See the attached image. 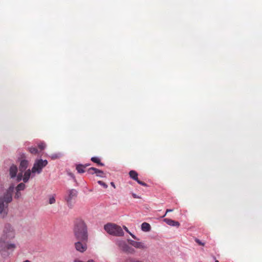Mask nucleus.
<instances>
[{
  "instance_id": "f257e3e1",
  "label": "nucleus",
  "mask_w": 262,
  "mask_h": 262,
  "mask_svg": "<svg viewBox=\"0 0 262 262\" xmlns=\"http://www.w3.org/2000/svg\"><path fill=\"white\" fill-rule=\"evenodd\" d=\"M14 236V231L11 226L10 225H6L0 238V253L3 257L5 258L10 255L8 250L13 251L16 248L14 244L9 243Z\"/></svg>"
},
{
  "instance_id": "f03ea898",
  "label": "nucleus",
  "mask_w": 262,
  "mask_h": 262,
  "mask_svg": "<svg viewBox=\"0 0 262 262\" xmlns=\"http://www.w3.org/2000/svg\"><path fill=\"white\" fill-rule=\"evenodd\" d=\"M73 233L76 240L88 241V227L83 220L77 219L75 221Z\"/></svg>"
},
{
  "instance_id": "7ed1b4c3",
  "label": "nucleus",
  "mask_w": 262,
  "mask_h": 262,
  "mask_svg": "<svg viewBox=\"0 0 262 262\" xmlns=\"http://www.w3.org/2000/svg\"><path fill=\"white\" fill-rule=\"evenodd\" d=\"M14 187L10 186L7 192L3 197H0V214L3 216L7 214V208L8 204L12 200V192Z\"/></svg>"
},
{
  "instance_id": "20e7f679",
  "label": "nucleus",
  "mask_w": 262,
  "mask_h": 262,
  "mask_svg": "<svg viewBox=\"0 0 262 262\" xmlns=\"http://www.w3.org/2000/svg\"><path fill=\"white\" fill-rule=\"evenodd\" d=\"M104 229L109 234L115 236H122L124 232L122 227L116 224L109 223L104 226Z\"/></svg>"
},
{
  "instance_id": "39448f33",
  "label": "nucleus",
  "mask_w": 262,
  "mask_h": 262,
  "mask_svg": "<svg viewBox=\"0 0 262 262\" xmlns=\"http://www.w3.org/2000/svg\"><path fill=\"white\" fill-rule=\"evenodd\" d=\"M48 163V161L46 160L38 159L35 160L32 168V172L33 173H40L43 168L46 166Z\"/></svg>"
},
{
  "instance_id": "423d86ee",
  "label": "nucleus",
  "mask_w": 262,
  "mask_h": 262,
  "mask_svg": "<svg viewBox=\"0 0 262 262\" xmlns=\"http://www.w3.org/2000/svg\"><path fill=\"white\" fill-rule=\"evenodd\" d=\"M88 241L77 240L75 243V247L76 250L80 252H84L87 249V243Z\"/></svg>"
},
{
  "instance_id": "0eeeda50",
  "label": "nucleus",
  "mask_w": 262,
  "mask_h": 262,
  "mask_svg": "<svg viewBox=\"0 0 262 262\" xmlns=\"http://www.w3.org/2000/svg\"><path fill=\"white\" fill-rule=\"evenodd\" d=\"M29 162L26 160H22L20 161L19 165V170L21 171V173H18L17 176V180L19 181L21 180L23 177V172L25 171L28 167Z\"/></svg>"
},
{
  "instance_id": "6e6552de",
  "label": "nucleus",
  "mask_w": 262,
  "mask_h": 262,
  "mask_svg": "<svg viewBox=\"0 0 262 262\" xmlns=\"http://www.w3.org/2000/svg\"><path fill=\"white\" fill-rule=\"evenodd\" d=\"M129 175L130 178H132L133 180L137 181L138 184H140L142 186H147V185L146 183H145L144 182H142L138 179V174L135 170H130L129 172Z\"/></svg>"
},
{
  "instance_id": "1a4fd4ad",
  "label": "nucleus",
  "mask_w": 262,
  "mask_h": 262,
  "mask_svg": "<svg viewBox=\"0 0 262 262\" xmlns=\"http://www.w3.org/2000/svg\"><path fill=\"white\" fill-rule=\"evenodd\" d=\"M118 245L120 249L126 253H132L133 251V249L124 241L120 242Z\"/></svg>"
},
{
  "instance_id": "9d476101",
  "label": "nucleus",
  "mask_w": 262,
  "mask_h": 262,
  "mask_svg": "<svg viewBox=\"0 0 262 262\" xmlns=\"http://www.w3.org/2000/svg\"><path fill=\"white\" fill-rule=\"evenodd\" d=\"M88 172L89 173L92 174L96 173L97 176L99 177H104L103 172L102 170H99L96 168L91 167L89 169H88Z\"/></svg>"
},
{
  "instance_id": "9b49d317",
  "label": "nucleus",
  "mask_w": 262,
  "mask_h": 262,
  "mask_svg": "<svg viewBox=\"0 0 262 262\" xmlns=\"http://www.w3.org/2000/svg\"><path fill=\"white\" fill-rule=\"evenodd\" d=\"M77 195V191L75 189H71L68 191V196L66 197V200L69 203L71 201L75 198Z\"/></svg>"
},
{
  "instance_id": "f8f14e48",
  "label": "nucleus",
  "mask_w": 262,
  "mask_h": 262,
  "mask_svg": "<svg viewBox=\"0 0 262 262\" xmlns=\"http://www.w3.org/2000/svg\"><path fill=\"white\" fill-rule=\"evenodd\" d=\"M164 222H165L167 224L171 226H176L179 227L180 225L179 222L177 221H175L170 219L165 218L164 219Z\"/></svg>"
},
{
  "instance_id": "ddd939ff",
  "label": "nucleus",
  "mask_w": 262,
  "mask_h": 262,
  "mask_svg": "<svg viewBox=\"0 0 262 262\" xmlns=\"http://www.w3.org/2000/svg\"><path fill=\"white\" fill-rule=\"evenodd\" d=\"M10 174L11 178L15 177L17 172V167L15 165H12L10 168Z\"/></svg>"
},
{
  "instance_id": "4468645a",
  "label": "nucleus",
  "mask_w": 262,
  "mask_h": 262,
  "mask_svg": "<svg viewBox=\"0 0 262 262\" xmlns=\"http://www.w3.org/2000/svg\"><path fill=\"white\" fill-rule=\"evenodd\" d=\"M89 165L90 164H78L76 166V169L79 173H82L85 172L84 168Z\"/></svg>"
},
{
  "instance_id": "2eb2a0df",
  "label": "nucleus",
  "mask_w": 262,
  "mask_h": 262,
  "mask_svg": "<svg viewBox=\"0 0 262 262\" xmlns=\"http://www.w3.org/2000/svg\"><path fill=\"white\" fill-rule=\"evenodd\" d=\"M123 262H144V261L138 258L128 257L125 259Z\"/></svg>"
},
{
  "instance_id": "dca6fc26",
  "label": "nucleus",
  "mask_w": 262,
  "mask_h": 262,
  "mask_svg": "<svg viewBox=\"0 0 262 262\" xmlns=\"http://www.w3.org/2000/svg\"><path fill=\"white\" fill-rule=\"evenodd\" d=\"M31 172H32V170L31 171L30 169H28V170L26 171V172H25L24 176L23 179V181L25 183L27 182L28 181V180H29Z\"/></svg>"
},
{
  "instance_id": "f3484780",
  "label": "nucleus",
  "mask_w": 262,
  "mask_h": 262,
  "mask_svg": "<svg viewBox=\"0 0 262 262\" xmlns=\"http://www.w3.org/2000/svg\"><path fill=\"white\" fill-rule=\"evenodd\" d=\"M150 225L146 222H144L141 225V229L143 231L147 232L150 230Z\"/></svg>"
},
{
  "instance_id": "a211bd4d",
  "label": "nucleus",
  "mask_w": 262,
  "mask_h": 262,
  "mask_svg": "<svg viewBox=\"0 0 262 262\" xmlns=\"http://www.w3.org/2000/svg\"><path fill=\"white\" fill-rule=\"evenodd\" d=\"M29 151L33 155H39L40 152L38 149L35 147H31L28 148Z\"/></svg>"
},
{
  "instance_id": "6ab92c4d",
  "label": "nucleus",
  "mask_w": 262,
  "mask_h": 262,
  "mask_svg": "<svg viewBox=\"0 0 262 262\" xmlns=\"http://www.w3.org/2000/svg\"><path fill=\"white\" fill-rule=\"evenodd\" d=\"M134 247L142 249H145L146 248L143 243L138 242H136Z\"/></svg>"
},
{
  "instance_id": "aec40b11",
  "label": "nucleus",
  "mask_w": 262,
  "mask_h": 262,
  "mask_svg": "<svg viewBox=\"0 0 262 262\" xmlns=\"http://www.w3.org/2000/svg\"><path fill=\"white\" fill-rule=\"evenodd\" d=\"M91 161L94 163H97L98 165L100 166H104V164L101 163L100 160L97 157H92Z\"/></svg>"
},
{
  "instance_id": "412c9836",
  "label": "nucleus",
  "mask_w": 262,
  "mask_h": 262,
  "mask_svg": "<svg viewBox=\"0 0 262 262\" xmlns=\"http://www.w3.org/2000/svg\"><path fill=\"white\" fill-rule=\"evenodd\" d=\"M25 188V185L23 183H21L19 184L16 187V191H19L20 190H23Z\"/></svg>"
},
{
  "instance_id": "4be33fe9",
  "label": "nucleus",
  "mask_w": 262,
  "mask_h": 262,
  "mask_svg": "<svg viewBox=\"0 0 262 262\" xmlns=\"http://www.w3.org/2000/svg\"><path fill=\"white\" fill-rule=\"evenodd\" d=\"M38 149H39V151L41 152L46 147V144L44 143H40L37 145Z\"/></svg>"
},
{
  "instance_id": "5701e85b",
  "label": "nucleus",
  "mask_w": 262,
  "mask_h": 262,
  "mask_svg": "<svg viewBox=\"0 0 262 262\" xmlns=\"http://www.w3.org/2000/svg\"><path fill=\"white\" fill-rule=\"evenodd\" d=\"M55 198L54 195H50L49 197V203L53 204L55 203Z\"/></svg>"
},
{
  "instance_id": "b1692460",
  "label": "nucleus",
  "mask_w": 262,
  "mask_h": 262,
  "mask_svg": "<svg viewBox=\"0 0 262 262\" xmlns=\"http://www.w3.org/2000/svg\"><path fill=\"white\" fill-rule=\"evenodd\" d=\"M60 157H61L60 154H54L51 155V158L53 160L58 159V158H60Z\"/></svg>"
},
{
  "instance_id": "393cba45",
  "label": "nucleus",
  "mask_w": 262,
  "mask_h": 262,
  "mask_svg": "<svg viewBox=\"0 0 262 262\" xmlns=\"http://www.w3.org/2000/svg\"><path fill=\"white\" fill-rule=\"evenodd\" d=\"M98 183L101 186H103L104 188H107V185L104 182L102 181H98Z\"/></svg>"
},
{
  "instance_id": "a878e982",
  "label": "nucleus",
  "mask_w": 262,
  "mask_h": 262,
  "mask_svg": "<svg viewBox=\"0 0 262 262\" xmlns=\"http://www.w3.org/2000/svg\"><path fill=\"white\" fill-rule=\"evenodd\" d=\"M195 242L198 244L199 245L201 246H204L205 243L202 242L199 239L195 238L194 239Z\"/></svg>"
},
{
  "instance_id": "bb28decb",
  "label": "nucleus",
  "mask_w": 262,
  "mask_h": 262,
  "mask_svg": "<svg viewBox=\"0 0 262 262\" xmlns=\"http://www.w3.org/2000/svg\"><path fill=\"white\" fill-rule=\"evenodd\" d=\"M21 196V193L19 191H16V192L15 195V198L18 199Z\"/></svg>"
},
{
  "instance_id": "cd10ccee",
  "label": "nucleus",
  "mask_w": 262,
  "mask_h": 262,
  "mask_svg": "<svg viewBox=\"0 0 262 262\" xmlns=\"http://www.w3.org/2000/svg\"><path fill=\"white\" fill-rule=\"evenodd\" d=\"M128 242L129 243L132 245L133 246L135 247V244L136 243V241H133V240H131V239H129L128 240Z\"/></svg>"
},
{
  "instance_id": "c85d7f7f",
  "label": "nucleus",
  "mask_w": 262,
  "mask_h": 262,
  "mask_svg": "<svg viewBox=\"0 0 262 262\" xmlns=\"http://www.w3.org/2000/svg\"><path fill=\"white\" fill-rule=\"evenodd\" d=\"M172 211H173L172 209H167L166 211L165 214L163 216V217H164L168 212H172Z\"/></svg>"
},
{
  "instance_id": "c756f323",
  "label": "nucleus",
  "mask_w": 262,
  "mask_h": 262,
  "mask_svg": "<svg viewBox=\"0 0 262 262\" xmlns=\"http://www.w3.org/2000/svg\"><path fill=\"white\" fill-rule=\"evenodd\" d=\"M123 228H124V230H125L127 232H128V233H130V232H129V231L128 230V228H127L126 226H123Z\"/></svg>"
},
{
  "instance_id": "7c9ffc66",
  "label": "nucleus",
  "mask_w": 262,
  "mask_h": 262,
  "mask_svg": "<svg viewBox=\"0 0 262 262\" xmlns=\"http://www.w3.org/2000/svg\"><path fill=\"white\" fill-rule=\"evenodd\" d=\"M129 234H130V235L132 236V237H133V238H134L135 239H137V237H136L135 235H134V234H133L132 233H131L130 232L129 233Z\"/></svg>"
},
{
  "instance_id": "2f4dec72",
  "label": "nucleus",
  "mask_w": 262,
  "mask_h": 262,
  "mask_svg": "<svg viewBox=\"0 0 262 262\" xmlns=\"http://www.w3.org/2000/svg\"><path fill=\"white\" fill-rule=\"evenodd\" d=\"M132 195L134 198H140L138 196H137L135 193H133Z\"/></svg>"
},
{
  "instance_id": "473e14b6",
  "label": "nucleus",
  "mask_w": 262,
  "mask_h": 262,
  "mask_svg": "<svg viewBox=\"0 0 262 262\" xmlns=\"http://www.w3.org/2000/svg\"><path fill=\"white\" fill-rule=\"evenodd\" d=\"M111 185H112V186L114 188H116L115 185V184H114V182H111Z\"/></svg>"
},
{
  "instance_id": "72a5a7b5",
  "label": "nucleus",
  "mask_w": 262,
  "mask_h": 262,
  "mask_svg": "<svg viewBox=\"0 0 262 262\" xmlns=\"http://www.w3.org/2000/svg\"><path fill=\"white\" fill-rule=\"evenodd\" d=\"M24 262H30V261L29 260H25V261H24Z\"/></svg>"
},
{
  "instance_id": "f704fd0d",
  "label": "nucleus",
  "mask_w": 262,
  "mask_h": 262,
  "mask_svg": "<svg viewBox=\"0 0 262 262\" xmlns=\"http://www.w3.org/2000/svg\"><path fill=\"white\" fill-rule=\"evenodd\" d=\"M215 262H219L218 260H215Z\"/></svg>"
}]
</instances>
